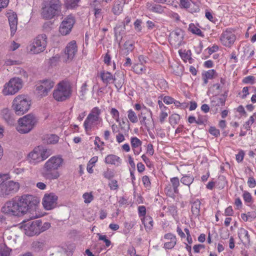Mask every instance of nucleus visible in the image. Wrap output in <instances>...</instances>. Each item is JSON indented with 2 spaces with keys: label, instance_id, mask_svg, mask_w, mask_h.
<instances>
[{
  "label": "nucleus",
  "instance_id": "nucleus-1",
  "mask_svg": "<svg viewBox=\"0 0 256 256\" xmlns=\"http://www.w3.org/2000/svg\"><path fill=\"white\" fill-rule=\"evenodd\" d=\"M38 202V200L34 196L24 194L6 202L1 208V212L9 216L20 217L30 210L34 208Z\"/></svg>",
  "mask_w": 256,
  "mask_h": 256
},
{
  "label": "nucleus",
  "instance_id": "nucleus-2",
  "mask_svg": "<svg viewBox=\"0 0 256 256\" xmlns=\"http://www.w3.org/2000/svg\"><path fill=\"white\" fill-rule=\"evenodd\" d=\"M64 159L60 156H53L44 164L42 175L46 180H52L60 176L58 168L62 166Z\"/></svg>",
  "mask_w": 256,
  "mask_h": 256
},
{
  "label": "nucleus",
  "instance_id": "nucleus-3",
  "mask_svg": "<svg viewBox=\"0 0 256 256\" xmlns=\"http://www.w3.org/2000/svg\"><path fill=\"white\" fill-rule=\"evenodd\" d=\"M62 6L60 0H44L42 8V16L47 20L52 18L60 12Z\"/></svg>",
  "mask_w": 256,
  "mask_h": 256
},
{
  "label": "nucleus",
  "instance_id": "nucleus-4",
  "mask_svg": "<svg viewBox=\"0 0 256 256\" xmlns=\"http://www.w3.org/2000/svg\"><path fill=\"white\" fill-rule=\"evenodd\" d=\"M70 82L64 80L59 82L54 92L53 97L58 102H64L69 99L72 94V89Z\"/></svg>",
  "mask_w": 256,
  "mask_h": 256
},
{
  "label": "nucleus",
  "instance_id": "nucleus-5",
  "mask_svg": "<svg viewBox=\"0 0 256 256\" xmlns=\"http://www.w3.org/2000/svg\"><path fill=\"white\" fill-rule=\"evenodd\" d=\"M38 118L32 114H28L18 120L16 129L20 134H28L36 126Z\"/></svg>",
  "mask_w": 256,
  "mask_h": 256
},
{
  "label": "nucleus",
  "instance_id": "nucleus-6",
  "mask_svg": "<svg viewBox=\"0 0 256 256\" xmlns=\"http://www.w3.org/2000/svg\"><path fill=\"white\" fill-rule=\"evenodd\" d=\"M102 110L98 107L92 108L84 122V127L87 134L92 131V128L102 121L100 117Z\"/></svg>",
  "mask_w": 256,
  "mask_h": 256
},
{
  "label": "nucleus",
  "instance_id": "nucleus-7",
  "mask_svg": "<svg viewBox=\"0 0 256 256\" xmlns=\"http://www.w3.org/2000/svg\"><path fill=\"white\" fill-rule=\"evenodd\" d=\"M47 36L45 34L38 35L30 44L27 50L29 53L38 54L43 52L47 46Z\"/></svg>",
  "mask_w": 256,
  "mask_h": 256
},
{
  "label": "nucleus",
  "instance_id": "nucleus-8",
  "mask_svg": "<svg viewBox=\"0 0 256 256\" xmlns=\"http://www.w3.org/2000/svg\"><path fill=\"white\" fill-rule=\"evenodd\" d=\"M30 101L27 96L19 95L16 97L12 102V107L18 115H22L30 109Z\"/></svg>",
  "mask_w": 256,
  "mask_h": 256
},
{
  "label": "nucleus",
  "instance_id": "nucleus-9",
  "mask_svg": "<svg viewBox=\"0 0 256 256\" xmlns=\"http://www.w3.org/2000/svg\"><path fill=\"white\" fill-rule=\"evenodd\" d=\"M22 86V82L18 78H11L8 82L6 84L2 90L5 96L12 95L17 92Z\"/></svg>",
  "mask_w": 256,
  "mask_h": 256
},
{
  "label": "nucleus",
  "instance_id": "nucleus-10",
  "mask_svg": "<svg viewBox=\"0 0 256 256\" xmlns=\"http://www.w3.org/2000/svg\"><path fill=\"white\" fill-rule=\"evenodd\" d=\"M140 123L147 129L152 128L154 126L152 118V113L150 110L144 107V110L138 115Z\"/></svg>",
  "mask_w": 256,
  "mask_h": 256
},
{
  "label": "nucleus",
  "instance_id": "nucleus-11",
  "mask_svg": "<svg viewBox=\"0 0 256 256\" xmlns=\"http://www.w3.org/2000/svg\"><path fill=\"white\" fill-rule=\"evenodd\" d=\"M74 17L72 15H68L62 22L59 27V32L62 36L68 34L74 26L75 23Z\"/></svg>",
  "mask_w": 256,
  "mask_h": 256
},
{
  "label": "nucleus",
  "instance_id": "nucleus-12",
  "mask_svg": "<svg viewBox=\"0 0 256 256\" xmlns=\"http://www.w3.org/2000/svg\"><path fill=\"white\" fill-rule=\"evenodd\" d=\"M0 186V194L4 197L16 192L20 188L18 182L12 180L4 182Z\"/></svg>",
  "mask_w": 256,
  "mask_h": 256
},
{
  "label": "nucleus",
  "instance_id": "nucleus-13",
  "mask_svg": "<svg viewBox=\"0 0 256 256\" xmlns=\"http://www.w3.org/2000/svg\"><path fill=\"white\" fill-rule=\"evenodd\" d=\"M180 185V180L178 177L170 178V183L166 185L164 188L165 193L170 197L174 196L175 194L179 192L178 188Z\"/></svg>",
  "mask_w": 256,
  "mask_h": 256
},
{
  "label": "nucleus",
  "instance_id": "nucleus-14",
  "mask_svg": "<svg viewBox=\"0 0 256 256\" xmlns=\"http://www.w3.org/2000/svg\"><path fill=\"white\" fill-rule=\"evenodd\" d=\"M184 37V32L177 28L172 31L168 38L170 44L174 46H179L182 44Z\"/></svg>",
  "mask_w": 256,
  "mask_h": 256
},
{
  "label": "nucleus",
  "instance_id": "nucleus-15",
  "mask_svg": "<svg viewBox=\"0 0 256 256\" xmlns=\"http://www.w3.org/2000/svg\"><path fill=\"white\" fill-rule=\"evenodd\" d=\"M236 39V37L233 30L230 28H227L224 31L220 36V40L222 44L228 48L234 44Z\"/></svg>",
  "mask_w": 256,
  "mask_h": 256
},
{
  "label": "nucleus",
  "instance_id": "nucleus-16",
  "mask_svg": "<svg viewBox=\"0 0 256 256\" xmlns=\"http://www.w3.org/2000/svg\"><path fill=\"white\" fill-rule=\"evenodd\" d=\"M58 196L54 193L45 194L42 198V204L46 210H50L56 206Z\"/></svg>",
  "mask_w": 256,
  "mask_h": 256
},
{
  "label": "nucleus",
  "instance_id": "nucleus-17",
  "mask_svg": "<svg viewBox=\"0 0 256 256\" xmlns=\"http://www.w3.org/2000/svg\"><path fill=\"white\" fill-rule=\"evenodd\" d=\"M27 160L32 164H36L42 161V159L40 158V146L35 148L28 154Z\"/></svg>",
  "mask_w": 256,
  "mask_h": 256
},
{
  "label": "nucleus",
  "instance_id": "nucleus-18",
  "mask_svg": "<svg viewBox=\"0 0 256 256\" xmlns=\"http://www.w3.org/2000/svg\"><path fill=\"white\" fill-rule=\"evenodd\" d=\"M78 52L76 41L72 40L68 42L65 48V54L67 55L68 60H72Z\"/></svg>",
  "mask_w": 256,
  "mask_h": 256
},
{
  "label": "nucleus",
  "instance_id": "nucleus-19",
  "mask_svg": "<svg viewBox=\"0 0 256 256\" xmlns=\"http://www.w3.org/2000/svg\"><path fill=\"white\" fill-rule=\"evenodd\" d=\"M40 226L41 222H40L39 220L32 222V223L28 227V230H26V234L29 236L39 234H40Z\"/></svg>",
  "mask_w": 256,
  "mask_h": 256
},
{
  "label": "nucleus",
  "instance_id": "nucleus-20",
  "mask_svg": "<svg viewBox=\"0 0 256 256\" xmlns=\"http://www.w3.org/2000/svg\"><path fill=\"white\" fill-rule=\"evenodd\" d=\"M8 20L10 29V35L14 36L17 30L18 18L16 13L8 14Z\"/></svg>",
  "mask_w": 256,
  "mask_h": 256
},
{
  "label": "nucleus",
  "instance_id": "nucleus-21",
  "mask_svg": "<svg viewBox=\"0 0 256 256\" xmlns=\"http://www.w3.org/2000/svg\"><path fill=\"white\" fill-rule=\"evenodd\" d=\"M130 144L134 154L138 155L142 151V142L136 136L132 137L130 138Z\"/></svg>",
  "mask_w": 256,
  "mask_h": 256
},
{
  "label": "nucleus",
  "instance_id": "nucleus-22",
  "mask_svg": "<svg viewBox=\"0 0 256 256\" xmlns=\"http://www.w3.org/2000/svg\"><path fill=\"white\" fill-rule=\"evenodd\" d=\"M164 238L170 240L164 243V248L166 249H172L176 244V236L171 233H168L164 236Z\"/></svg>",
  "mask_w": 256,
  "mask_h": 256
},
{
  "label": "nucleus",
  "instance_id": "nucleus-23",
  "mask_svg": "<svg viewBox=\"0 0 256 256\" xmlns=\"http://www.w3.org/2000/svg\"><path fill=\"white\" fill-rule=\"evenodd\" d=\"M104 162L107 164H113L118 166L121 164L122 160L116 155L109 154L106 157Z\"/></svg>",
  "mask_w": 256,
  "mask_h": 256
},
{
  "label": "nucleus",
  "instance_id": "nucleus-24",
  "mask_svg": "<svg viewBox=\"0 0 256 256\" xmlns=\"http://www.w3.org/2000/svg\"><path fill=\"white\" fill-rule=\"evenodd\" d=\"M0 114L4 120L10 125H13L14 123V119L10 114V110L4 108L1 111Z\"/></svg>",
  "mask_w": 256,
  "mask_h": 256
},
{
  "label": "nucleus",
  "instance_id": "nucleus-25",
  "mask_svg": "<svg viewBox=\"0 0 256 256\" xmlns=\"http://www.w3.org/2000/svg\"><path fill=\"white\" fill-rule=\"evenodd\" d=\"M100 76L102 82L108 85L113 80H116L117 78L114 76L112 74L108 72L102 71L100 73Z\"/></svg>",
  "mask_w": 256,
  "mask_h": 256
},
{
  "label": "nucleus",
  "instance_id": "nucleus-26",
  "mask_svg": "<svg viewBox=\"0 0 256 256\" xmlns=\"http://www.w3.org/2000/svg\"><path fill=\"white\" fill-rule=\"evenodd\" d=\"M146 6L150 11L158 14H162L164 10V7L158 4H152L150 2H147Z\"/></svg>",
  "mask_w": 256,
  "mask_h": 256
},
{
  "label": "nucleus",
  "instance_id": "nucleus-27",
  "mask_svg": "<svg viewBox=\"0 0 256 256\" xmlns=\"http://www.w3.org/2000/svg\"><path fill=\"white\" fill-rule=\"evenodd\" d=\"M238 235L239 238L243 243L250 242V236L247 230L244 228H240L238 230Z\"/></svg>",
  "mask_w": 256,
  "mask_h": 256
},
{
  "label": "nucleus",
  "instance_id": "nucleus-28",
  "mask_svg": "<svg viewBox=\"0 0 256 256\" xmlns=\"http://www.w3.org/2000/svg\"><path fill=\"white\" fill-rule=\"evenodd\" d=\"M131 18L129 16H126L124 18V24L122 25L116 26L114 28V34L116 36L120 35L121 32L119 30V29L120 28L121 30L124 31L125 30L126 26L128 25V24L130 22Z\"/></svg>",
  "mask_w": 256,
  "mask_h": 256
},
{
  "label": "nucleus",
  "instance_id": "nucleus-29",
  "mask_svg": "<svg viewBox=\"0 0 256 256\" xmlns=\"http://www.w3.org/2000/svg\"><path fill=\"white\" fill-rule=\"evenodd\" d=\"M134 49V44L130 41H126L124 44V48L122 50V54L127 56Z\"/></svg>",
  "mask_w": 256,
  "mask_h": 256
},
{
  "label": "nucleus",
  "instance_id": "nucleus-30",
  "mask_svg": "<svg viewBox=\"0 0 256 256\" xmlns=\"http://www.w3.org/2000/svg\"><path fill=\"white\" fill-rule=\"evenodd\" d=\"M226 102L225 98H220L218 96H214L211 100V104L212 106H223Z\"/></svg>",
  "mask_w": 256,
  "mask_h": 256
},
{
  "label": "nucleus",
  "instance_id": "nucleus-31",
  "mask_svg": "<svg viewBox=\"0 0 256 256\" xmlns=\"http://www.w3.org/2000/svg\"><path fill=\"white\" fill-rule=\"evenodd\" d=\"M194 180V177L192 176L186 174L180 178V182L184 185L188 186L189 190H190V186Z\"/></svg>",
  "mask_w": 256,
  "mask_h": 256
},
{
  "label": "nucleus",
  "instance_id": "nucleus-32",
  "mask_svg": "<svg viewBox=\"0 0 256 256\" xmlns=\"http://www.w3.org/2000/svg\"><path fill=\"white\" fill-rule=\"evenodd\" d=\"M200 202L198 199L192 203V212L194 215L198 216L200 214Z\"/></svg>",
  "mask_w": 256,
  "mask_h": 256
},
{
  "label": "nucleus",
  "instance_id": "nucleus-33",
  "mask_svg": "<svg viewBox=\"0 0 256 256\" xmlns=\"http://www.w3.org/2000/svg\"><path fill=\"white\" fill-rule=\"evenodd\" d=\"M133 71L136 74H141L146 71V66L142 63H137L132 66Z\"/></svg>",
  "mask_w": 256,
  "mask_h": 256
},
{
  "label": "nucleus",
  "instance_id": "nucleus-34",
  "mask_svg": "<svg viewBox=\"0 0 256 256\" xmlns=\"http://www.w3.org/2000/svg\"><path fill=\"white\" fill-rule=\"evenodd\" d=\"M141 220L146 228L152 229L153 226V220L151 216H146L142 218Z\"/></svg>",
  "mask_w": 256,
  "mask_h": 256
},
{
  "label": "nucleus",
  "instance_id": "nucleus-35",
  "mask_svg": "<svg viewBox=\"0 0 256 256\" xmlns=\"http://www.w3.org/2000/svg\"><path fill=\"white\" fill-rule=\"evenodd\" d=\"M123 10V6L120 1L115 2L112 8V12L114 15L120 14Z\"/></svg>",
  "mask_w": 256,
  "mask_h": 256
},
{
  "label": "nucleus",
  "instance_id": "nucleus-36",
  "mask_svg": "<svg viewBox=\"0 0 256 256\" xmlns=\"http://www.w3.org/2000/svg\"><path fill=\"white\" fill-rule=\"evenodd\" d=\"M242 196L245 203L248 206H250L254 202V200L251 194L248 191H244Z\"/></svg>",
  "mask_w": 256,
  "mask_h": 256
},
{
  "label": "nucleus",
  "instance_id": "nucleus-37",
  "mask_svg": "<svg viewBox=\"0 0 256 256\" xmlns=\"http://www.w3.org/2000/svg\"><path fill=\"white\" fill-rule=\"evenodd\" d=\"M188 30L192 34H196L198 36L202 37L204 36L202 30L194 24H190Z\"/></svg>",
  "mask_w": 256,
  "mask_h": 256
},
{
  "label": "nucleus",
  "instance_id": "nucleus-38",
  "mask_svg": "<svg viewBox=\"0 0 256 256\" xmlns=\"http://www.w3.org/2000/svg\"><path fill=\"white\" fill-rule=\"evenodd\" d=\"M40 158L42 159V161L52 154V152L50 149L44 148L40 146Z\"/></svg>",
  "mask_w": 256,
  "mask_h": 256
},
{
  "label": "nucleus",
  "instance_id": "nucleus-39",
  "mask_svg": "<svg viewBox=\"0 0 256 256\" xmlns=\"http://www.w3.org/2000/svg\"><path fill=\"white\" fill-rule=\"evenodd\" d=\"M36 90L38 92V94L41 97H44L48 96L49 91L48 90H46L44 86L41 84L36 86Z\"/></svg>",
  "mask_w": 256,
  "mask_h": 256
},
{
  "label": "nucleus",
  "instance_id": "nucleus-40",
  "mask_svg": "<svg viewBox=\"0 0 256 256\" xmlns=\"http://www.w3.org/2000/svg\"><path fill=\"white\" fill-rule=\"evenodd\" d=\"M128 118L132 123H136L138 122V117L136 112L132 109L128 111Z\"/></svg>",
  "mask_w": 256,
  "mask_h": 256
},
{
  "label": "nucleus",
  "instance_id": "nucleus-41",
  "mask_svg": "<svg viewBox=\"0 0 256 256\" xmlns=\"http://www.w3.org/2000/svg\"><path fill=\"white\" fill-rule=\"evenodd\" d=\"M40 84L44 86V87L50 92L54 87V83L52 80L47 79L42 81Z\"/></svg>",
  "mask_w": 256,
  "mask_h": 256
},
{
  "label": "nucleus",
  "instance_id": "nucleus-42",
  "mask_svg": "<svg viewBox=\"0 0 256 256\" xmlns=\"http://www.w3.org/2000/svg\"><path fill=\"white\" fill-rule=\"evenodd\" d=\"M112 0H92L90 2L91 7L104 6L103 3H109Z\"/></svg>",
  "mask_w": 256,
  "mask_h": 256
},
{
  "label": "nucleus",
  "instance_id": "nucleus-43",
  "mask_svg": "<svg viewBox=\"0 0 256 256\" xmlns=\"http://www.w3.org/2000/svg\"><path fill=\"white\" fill-rule=\"evenodd\" d=\"M46 142L50 144H54L58 140V137L55 134H48L46 136Z\"/></svg>",
  "mask_w": 256,
  "mask_h": 256
},
{
  "label": "nucleus",
  "instance_id": "nucleus-44",
  "mask_svg": "<svg viewBox=\"0 0 256 256\" xmlns=\"http://www.w3.org/2000/svg\"><path fill=\"white\" fill-rule=\"evenodd\" d=\"M94 9V14L96 18H102L103 6H98V7H92Z\"/></svg>",
  "mask_w": 256,
  "mask_h": 256
},
{
  "label": "nucleus",
  "instance_id": "nucleus-45",
  "mask_svg": "<svg viewBox=\"0 0 256 256\" xmlns=\"http://www.w3.org/2000/svg\"><path fill=\"white\" fill-rule=\"evenodd\" d=\"M32 246L35 251L38 252L42 250L44 244L42 242L34 241L32 243Z\"/></svg>",
  "mask_w": 256,
  "mask_h": 256
},
{
  "label": "nucleus",
  "instance_id": "nucleus-46",
  "mask_svg": "<svg viewBox=\"0 0 256 256\" xmlns=\"http://www.w3.org/2000/svg\"><path fill=\"white\" fill-rule=\"evenodd\" d=\"M110 114L112 115V118L116 120V122H118L120 124V112L115 108H112L110 111Z\"/></svg>",
  "mask_w": 256,
  "mask_h": 256
},
{
  "label": "nucleus",
  "instance_id": "nucleus-47",
  "mask_svg": "<svg viewBox=\"0 0 256 256\" xmlns=\"http://www.w3.org/2000/svg\"><path fill=\"white\" fill-rule=\"evenodd\" d=\"M124 76L122 74H120L119 78H117L116 80H113L114 82V85L118 90H119L122 87L124 84Z\"/></svg>",
  "mask_w": 256,
  "mask_h": 256
},
{
  "label": "nucleus",
  "instance_id": "nucleus-48",
  "mask_svg": "<svg viewBox=\"0 0 256 256\" xmlns=\"http://www.w3.org/2000/svg\"><path fill=\"white\" fill-rule=\"evenodd\" d=\"M82 198L84 199V202L86 204L90 203L94 199V196L91 192H85L82 195Z\"/></svg>",
  "mask_w": 256,
  "mask_h": 256
},
{
  "label": "nucleus",
  "instance_id": "nucleus-49",
  "mask_svg": "<svg viewBox=\"0 0 256 256\" xmlns=\"http://www.w3.org/2000/svg\"><path fill=\"white\" fill-rule=\"evenodd\" d=\"M97 235L98 236V240H103L105 244L106 247H108L111 244V242L110 240L107 238L106 236L102 235L100 233L97 234Z\"/></svg>",
  "mask_w": 256,
  "mask_h": 256
},
{
  "label": "nucleus",
  "instance_id": "nucleus-50",
  "mask_svg": "<svg viewBox=\"0 0 256 256\" xmlns=\"http://www.w3.org/2000/svg\"><path fill=\"white\" fill-rule=\"evenodd\" d=\"M80 0H66V4L68 8H72L78 5Z\"/></svg>",
  "mask_w": 256,
  "mask_h": 256
},
{
  "label": "nucleus",
  "instance_id": "nucleus-51",
  "mask_svg": "<svg viewBox=\"0 0 256 256\" xmlns=\"http://www.w3.org/2000/svg\"><path fill=\"white\" fill-rule=\"evenodd\" d=\"M208 116L206 115H198L196 120V124H203L206 122Z\"/></svg>",
  "mask_w": 256,
  "mask_h": 256
},
{
  "label": "nucleus",
  "instance_id": "nucleus-52",
  "mask_svg": "<svg viewBox=\"0 0 256 256\" xmlns=\"http://www.w3.org/2000/svg\"><path fill=\"white\" fill-rule=\"evenodd\" d=\"M254 116L253 115L250 116L249 120L245 123L244 126L246 130H250V126L254 122L255 119L254 118Z\"/></svg>",
  "mask_w": 256,
  "mask_h": 256
},
{
  "label": "nucleus",
  "instance_id": "nucleus-53",
  "mask_svg": "<svg viewBox=\"0 0 256 256\" xmlns=\"http://www.w3.org/2000/svg\"><path fill=\"white\" fill-rule=\"evenodd\" d=\"M103 176L106 179L110 180L114 176V173L112 170L108 168L106 171L104 172Z\"/></svg>",
  "mask_w": 256,
  "mask_h": 256
},
{
  "label": "nucleus",
  "instance_id": "nucleus-54",
  "mask_svg": "<svg viewBox=\"0 0 256 256\" xmlns=\"http://www.w3.org/2000/svg\"><path fill=\"white\" fill-rule=\"evenodd\" d=\"M190 4L188 0H180V6L181 8H190Z\"/></svg>",
  "mask_w": 256,
  "mask_h": 256
},
{
  "label": "nucleus",
  "instance_id": "nucleus-55",
  "mask_svg": "<svg viewBox=\"0 0 256 256\" xmlns=\"http://www.w3.org/2000/svg\"><path fill=\"white\" fill-rule=\"evenodd\" d=\"M146 208L144 206H140L138 207V213L140 217L146 216Z\"/></svg>",
  "mask_w": 256,
  "mask_h": 256
},
{
  "label": "nucleus",
  "instance_id": "nucleus-56",
  "mask_svg": "<svg viewBox=\"0 0 256 256\" xmlns=\"http://www.w3.org/2000/svg\"><path fill=\"white\" fill-rule=\"evenodd\" d=\"M108 186L112 190H116L118 188V181L116 180H112L108 184Z\"/></svg>",
  "mask_w": 256,
  "mask_h": 256
},
{
  "label": "nucleus",
  "instance_id": "nucleus-57",
  "mask_svg": "<svg viewBox=\"0 0 256 256\" xmlns=\"http://www.w3.org/2000/svg\"><path fill=\"white\" fill-rule=\"evenodd\" d=\"M255 78L254 76H249L245 77L243 80L242 82L244 84H253L254 83Z\"/></svg>",
  "mask_w": 256,
  "mask_h": 256
},
{
  "label": "nucleus",
  "instance_id": "nucleus-58",
  "mask_svg": "<svg viewBox=\"0 0 256 256\" xmlns=\"http://www.w3.org/2000/svg\"><path fill=\"white\" fill-rule=\"evenodd\" d=\"M255 217L256 216L254 214L251 215L250 212H248L247 214H241V218L244 222L249 220L250 218H253Z\"/></svg>",
  "mask_w": 256,
  "mask_h": 256
},
{
  "label": "nucleus",
  "instance_id": "nucleus-59",
  "mask_svg": "<svg viewBox=\"0 0 256 256\" xmlns=\"http://www.w3.org/2000/svg\"><path fill=\"white\" fill-rule=\"evenodd\" d=\"M170 118L171 122H173L174 124H176L178 122V121L180 120V116L178 114H174L172 115L170 117Z\"/></svg>",
  "mask_w": 256,
  "mask_h": 256
},
{
  "label": "nucleus",
  "instance_id": "nucleus-60",
  "mask_svg": "<svg viewBox=\"0 0 256 256\" xmlns=\"http://www.w3.org/2000/svg\"><path fill=\"white\" fill-rule=\"evenodd\" d=\"M142 22V20L139 19H137L135 21V22L134 23V28L137 32H140L142 30V26H141Z\"/></svg>",
  "mask_w": 256,
  "mask_h": 256
},
{
  "label": "nucleus",
  "instance_id": "nucleus-61",
  "mask_svg": "<svg viewBox=\"0 0 256 256\" xmlns=\"http://www.w3.org/2000/svg\"><path fill=\"white\" fill-rule=\"evenodd\" d=\"M216 73V70H210L207 71L204 74L205 77L207 78L212 79L214 77V74Z\"/></svg>",
  "mask_w": 256,
  "mask_h": 256
},
{
  "label": "nucleus",
  "instance_id": "nucleus-62",
  "mask_svg": "<svg viewBox=\"0 0 256 256\" xmlns=\"http://www.w3.org/2000/svg\"><path fill=\"white\" fill-rule=\"evenodd\" d=\"M168 114L164 110H162L160 114V123H163L165 119L168 117Z\"/></svg>",
  "mask_w": 256,
  "mask_h": 256
},
{
  "label": "nucleus",
  "instance_id": "nucleus-63",
  "mask_svg": "<svg viewBox=\"0 0 256 256\" xmlns=\"http://www.w3.org/2000/svg\"><path fill=\"white\" fill-rule=\"evenodd\" d=\"M164 102L166 104H172L174 102V98L170 96H165L163 98Z\"/></svg>",
  "mask_w": 256,
  "mask_h": 256
},
{
  "label": "nucleus",
  "instance_id": "nucleus-64",
  "mask_svg": "<svg viewBox=\"0 0 256 256\" xmlns=\"http://www.w3.org/2000/svg\"><path fill=\"white\" fill-rule=\"evenodd\" d=\"M9 254L8 250H6L4 247L0 244V256H8Z\"/></svg>",
  "mask_w": 256,
  "mask_h": 256
}]
</instances>
